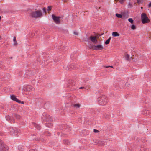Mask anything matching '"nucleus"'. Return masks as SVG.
I'll return each mask as SVG.
<instances>
[{"mask_svg":"<svg viewBox=\"0 0 151 151\" xmlns=\"http://www.w3.org/2000/svg\"><path fill=\"white\" fill-rule=\"evenodd\" d=\"M98 102L99 104L101 105H105L107 103V98L105 95H102L98 98Z\"/></svg>","mask_w":151,"mask_h":151,"instance_id":"obj_1","label":"nucleus"},{"mask_svg":"<svg viewBox=\"0 0 151 151\" xmlns=\"http://www.w3.org/2000/svg\"><path fill=\"white\" fill-rule=\"evenodd\" d=\"M42 13L41 11H36L32 12L30 14V16L32 18H37L42 16Z\"/></svg>","mask_w":151,"mask_h":151,"instance_id":"obj_2","label":"nucleus"},{"mask_svg":"<svg viewBox=\"0 0 151 151\" xmlns=\"http://www.w3.org/2000/svg\"><path fill=\"white\" fill-rule=\"evenodd\" d=\"M141 19L142 22L143 24L147 23L150 22V20L145 13H143L141 14Z\"/></svg>","mask_w":151,"mask_h":151,"instance_id":"obj_3","label":"nucleus"},{"mask_svg":"<svg viewBox=\"0 0 151 151\" xmlns=\"http://www.w3.org/2000/svg\"><path fill=\"white\" fill-rule=\"evenodd\" d=\"M42 119L43 121L45 122L50 121L52 120L51 116L47 115L45 113H43Z\"/></svg>","mask_w":151,"mask_h":151,"instance_id":"obj_4","label":"nucleus"},{"mask_svg":"<svg viewBox=\"0 0 151 151\" xmlns=\"http://www.w3.org/2000/svg\"><path fill=\"white\" fill-rule=\"evenodd\" d=\"M52 16L54 21L55 23L56 24H59L60 23V17H57L54 15H52Z\"/></svg>","mask_w":151,"mask_h":151,"instance_id":"obj_5","label":"nucleus"},{"mask_svg":"<svg viewBox=\"0 0 151 151\" xmlns=\"http://www.w3.org/2000/svg\"><path fill=\"white\" fill-rule=\"evenodd\" d=\"M10 97L11 99L17 102L23 104L24 102L22 101L21 102V101L19 100L14 95H10Z\"/></svg>","mask_w":151,"mask_h":151,"instance_id":"obj_6","label":"nucleus"},{"mask_svg":"<svg viewBox=\"0 0 151 151\" xmlns=\"http://www.w3.org/2000/svg\"><path fill=\"white\" fill-rule=\"evenodd\" d=\"M24 89L27 91H30L33 90L34 88L32 86L29 85H26L24 87Z\"/></svg>","mask_w":151,"mask_h":151,"instance_id":"obj_7","label":"nucleus"},{"mask_svg":"<svg viewBox=\"0 0 151 151\" xmlns=\"http://www.w3.org/2000/svg\"><path fill=\"white\" fill-rule=\"evenodd\" d=\"M93 50H101L103 49V47L101 45H97L93 46Z\"/></svg>","mask_w":151,"mask_h":151,"instance_id":"obj_8","label":"nucleus"},{"mask_svg":"<svg viewBox=\"0 0 151 151\" xmlns=\"http://www.w3.org/2000/svg\"><path fill=\"white\" fill-rule=\"evenodd\" d=\"M90 39L91 41L93 43L95 44H96L97 43L98 41L97 40V37L96 36H91L90 37Z\"/></svg>","mask_w":151,"mask_h":151,"instance_id":"obj_9","label":"nucleus"},{"mask_svg":"<svg viewBox=\"0 0 151 151\" xmlns=\"http://www.w3.org/2000/svg\"><path fill=\"white\" fill-rule=\"evenodd\" d=\"M8 147L5 145L0 146V151H7Z\"/></svg>","mask_w":151,"mask_h":151,"instance_id":"obj_10","label":"nucleus"},{"mask_svg":"<svg viewBox=\"0 0 151 151\" xmlns=\"http://www.w3.org/2000/svg\"><path fill=\"white\" fill-rule=\"evenodd\" d=\"M96 143L98 144L99 145L104 146L106 144V142L104 140H97L96 142Z\"/></svg>","mask_w":151,"mask_h":151,"instance_id":"obj_11","label":"nucleus"},{"mask_svg":"<svg viewBox=\"0 0 151 151\" xmlns=\"http://www.w3.org/2000/svg\"><path fill=\"white\" fill-rule=\"evenodd\" d=\"M125 57L126 60L127 61H129L132 59V57H129V55L128 54L125 55Z\"/></svg>","mask_w":151,"mask_h":151,"instance_id":"obj_12","label":"nucleus"},{"mask_svg":"<svg viewBox=\"0 0 151 151\" xmlns=\"http://www.w3.org/2000/svg\"><path fill=\"white\" fill-rule=\"evenodd\" d=\"M126 14V13H122V14H119L118 13H116V17H118V18H121L122 17H123L124 16V14Z\"/></svg>","mask_w":151,"mask_h":151,"instance_id":"obj_13","label":"nucleus"},{"mask_svg":"<svg viewBox=\"0 0 151 151\" xmlns=\"http://www.w3.org/2000/svg\"><path fill=\"white\" fill-rule=\"evenodd\" d=\"M19 135V131L18 130H14V132L12 134V135L17 136Z\"/></svg>","mask_w":151,"mask_h":151,"instance_id":"obj_14","label":"nucleus"},{"mask_svg":"<svg viewBox=\"0 0 151 151\" xmlns=\"http://www.w3.org/2000/svg\"><path fill=\"white\" fill-rule=\"evenodd\" d=\"M119 34L117 32H113L112 33V35L114 37H118L119 36Z\"/></svg>","mask_w":151,"mask_h":151,"instance_id":"obj_15","label":"nucleus"},{"mask_svg":"<svg viewBox=\"0 0 151 151\" xmlns=\"http://www.w3.org/2000/svg\"><path fill=\"white\" fill-rule=\"evenodd\" d=\"M73 106L74 108L76 109L79 108L80 107V105L78 104H73Z\"/></svg>","mask_w":151,"mask_h":151,"instance_id":"obj_16","label":"nucleus"},{"mask_svg":"<svg viewBox=\"0 0 151 151\" xmlns=\"http://www.w3.org/2000/svg\"><path fill=\"white\" fill-rule=\"evenodd\" d=\"M14 130L11 127L9 129V131L12 135V134L14 132Z\"/></svg>","mask_w":151,"mask_h":151,"instance_id":"obj_17","label":"nucleus"},{"mask_svg":"<svg viewBox=\"0 0 151 151\" xmlns=\"http://www.w3.org/2000/svg\"><path fill=\"white\" fill-rule=\"evenodd\" d=\"M13 40V42H14V43L13 44V45H16L17 44V42L16 41V37H14Z\"/></svg>","mask_w":151,"mask_h":151,"instance_id":"obj_18","label":"nucleus"},{"mask_svg":"<svg viewBox=\"0 0 151 151\" xmlns=\"http://www.w3.org/2000/svg\"><path fill=\"white\" fill-rule=\"evenodd\" d=\"M33 124L35 128H37L38 129H40V127L38 125L35 123H34Z\"/></svg>","mask_w":151,"mask_h":151,"instance_id":"obj_19","label":"nucleus"},{"mask_svg":"<svg viewBox=\"0 0 151 151\" xmlns=\"http://www.w3.org/2000/svg\"><path fill=\"white\" fill-rule=\"evenodd\" d=\"M111 39V37H110L109 38V39H108L105 42V44H106V45H107L108 44L109 42H110V40Z\"/></svg>","mask_w":151,"mask_h":151,"instance_id":"obj_20","label":"nucleus"},{"mask_svg":"<svg viewBox=\"0 0 151 151\" xmlns=\"http://www.w3.org/2000/svg\"><path fill=\"white\" fill-rule=\"evenodd\" d=\"M131 28L133 30H134L136 29V26L132 24L131 26Z\"/></svg>","mask_w":151,"mask_h":151,"instance_id":"obj_21","label":"nucleus"},{"mask_svg":"<svg viewBox=\"0 0 151 151\" xmlns=\"http://www.w3.org/2000/svg\"><path fill=\"white\" fill-rule=\"evenodd\" d=\"M128 20L131 24H133L134 22V21L132 18H129Z\"/></svg>","mask_w":151,"mask_h":151,"instance_id":"obj_22","label":"nucleus"},{"mask_svg":"<svg viewBox=\"0 0 151 151\" xmlns=\"http://www.w3.org/2000/svg\"><path fill=\"white\" fill-rule=\"evenodd\" d=\"M14 116H15L17 119H20V115H17L16 114H14Z\"/></svg>","mask_w":151,"mask_h":151,"instance_id":"obj_23","label":"nucleus"},{"mask_svg":"<svg viewBox=\"0 0 151 151\" xmlns=\"http://www.w3.org/2000/svg\"><path fill=\"white\" fill-rule=\"evenodd\" d=\"M6 120L9 121L10 120L11 117L9 116H6Z\"/></svg>","mask_w":151,"mask_h":151,"instance_id":"obj_24","label":"nucleus"},{"mask_svg":"<svg viewBox=\"0 0 151 151\" xmlns=\"http://www.w3.org/2000/svg\"><path fill=\"white\" fill-rule=\"evenodd\" d=\"M63 143L65 144H68V141L67 140H65L63 141Z\"/></svg>","mask_w":151,"mask_h":151,"instance_id":"obj_25","label":"nucleus"},{"mask_svg":"<svg viewBox=\"0 0 151 151\" xmlns=\"http://www.w3.org/2000/svg\"><path fill=\"white\" fill-rule=\"evenodd\" d=\"M52 8V7L51 6H48L47 8V10L49 11L51 10Z\"/></svg>","mask_w":151,"mask_h":151,"instance_id":"obj_26","label":"nucleus"},{"mask_svg":"<svg viewBox=\"0 0 151 151\" xmlns=\"http://www.w3.org/2000/svg\"><path fill=\"white\" fill-rule=\"evenodd\" d=\"M93 132H94L97 133V132H99V131L98 130H96L95 129H94L93 130Z\"/></svg>","mask_w":151,"mask_h":151,"instance_id":"obj_27","label":"nucleus"},{"mask_svg":"<svg viewBox=\"0 0 151 151\" xmlns=\"http://www.w3.org/2000/svg\"><path fill=\"white\" fill-rule=\"evenodd\" d=\"M43 11L45 13H46V9L44 7L43 9Z\"/></svg>","mask_w":151,"mask_h":151,"instance_id":"obj_28","label":"nucleus"},{"mask_svg":"<svg viewBox=\"0 0 151 151\" xmlns=\"http://www.w3.org/2000/svg\"><path fill=\"white\" fill-rule=\"evenodd\" d=\"M125 0H120V2L121 4H122L124 1Z\"/></svg>","mask_w":151,"mask_h":151,"instance_id":"obj_29","label":"nucleus"},{"mask_svg":"<svg viewBox=\"0 0 151 151\" xmlns=\"http://www.w3.org/2000/svg\"><path fill=\"white\" fill-rule=\"evenodd\" d=\"M73 34H74L76 35H78V33L76 32H73Z\"/></svg>","mask_w":151,"mask_h":151,"instance_id":"obj_30","label":"nucleus"},{"mask_svg":"<svg viewBox=\"0 0 151 151\" xmlns=\"http://www.w3.org/2000/svg\"><path fill=\"white\" fill-rule=\"evenodd\" d=\"M148 6L149 7H151V1L148 4Z\"/></svg>","mask_w":151,"mask_h":151,"instance_id":"obj_31","label":"nucleus"},{"mask_svg":"<svg viewBox=\"0 0 151 151\" xmlns=\"http://www.w3.org/2000/svg\"><path fill=\"white\" fill-rule=\"evenodd\" d=\"M36 151V150L35 149H32L29 150V151Z\"/></svg>","mask_w":151,"mask_h":151,"instance_id":"obj_32","label":"nucleus"},{"mask_svg":"<svg viewBox=\"0 0 151 151\" xmlns=\"http://www.w3.org/2000/svg\"><path fill=\"white\" fill-rule=\"evenodd\" d=\"M137 2L138 3H140L141 2V0H137Z\"/></svg>","mask_w":151,"mask_h":151,"instance_id":"obj_33","label":"nucleus"},{"mask_svg":"<svg viewBox=\"0 0 151 151\" xmlns=\"http://www.w3.org/2000/svg\"><path fill=\"white\" fill-rule=\"evenodd\" d=\"M47 125V127H50L52 126L51 124H50V125H48V126Z\"/></svg>","mask_w":151,"mask_h":151,"instance_id":"obj_34","label":"nucleus"},{"mask_svg":"<svg viewBox=\"0 0 151 151\" xmlns=\"http://www.w3.org/2000/svg\"><path fill=\"white\" fill-rule=\"evenodd\" d=\"M111 67L112 68H113V67L112 66H106L105 67L106 68H108V67Z\"/></svg>","mask_w":151,"mask_h":151,"instance_id":"obj_35","label":"nucleus"},{"mask_svg":"<svg viewBox=\"0 0 151 151\" xmlns=\"http://www.w3.org/2000/svg\"><path fill=\"white\" fill-rule=\"evenodd\" d=\"M20 146H19L18 147V149H19V150H20L21 151H22V150H20Z\"/></svg>","mask_w":151,"mask_h":151,"instance_id":"obj_36","label":"nucleus"},{"mask_svg":"<svg viewBox=\"0 0 151 151\" xmlns=\"http://www.w3.org/2000/svg\"><path fill=\"white\" fill-rule=\"evenodd\" d=\"M84 88V87H80V88H79V89H81L83 88Z\"/></svg>","mask_w":151,"mask_h":151,"instance_id":"obj_37","label":"nucleus"},{"mask_svg":"<svg viewBox=\"0 0 151 151\" xmlns=\"http://www.w3.org/2000/svg\"><path fill=\"white\" fill-rule=\"evenodd\" d=\"M129 7H131V4L130 3L129 4Z\"/></svg>","mask_w":151,"mask_h":151,"instance_id":"obj_38","label":"nucleus"},{"mask_svg":"<svg viewBox=\"0 0 151 151\" xmlns=\"http://www.w3.org/2000/svg\"><path fill=\"white\" fill-rule=\"evenodd\" d=\"M62 1H65L66 0H62Z\"/></svg>","mask_w":151,"mask_h":151,"instance_id":"obj_39","label":"nucleus"},{"mask_svg":"<svg viewBox=\"0 0 151 151\" xmlns=\"http://www.w3.org/2000/svg\"><path fill=\"white\" fill-rule=\"evenodd\" d=\"M1 17L0 16V20H1Z\"/></svg>","mask_w":151,"mask_h":151,"instance_id":"obj_40","label":"nucleus"},{"mask_svg":"<svg viewBox=\"0 0 151 151\" xmlns=\"http://www.w3.org/2000/svg\"><path fill=\"white\" fill-rule=\"evenodd\" d=\"M47 133V132H46V134Z\"/></svg>","mask_w":151,"mask_h":151,"instance_id":"obj_41","label":"nucleus"},{"mask_svg":"<svg viewBox=\"0 0 151 151\" xmlns=\"http://www.w3.org/2000/svg\"><path fill=\"white\" fill-rule=\"evenodd\" d=\"M141 9H142V7H141Z\"/></svg>","mask_w":151,"mask_h":151,"instance_id":"obj_42","label":"nucleus"}]
</instances>
